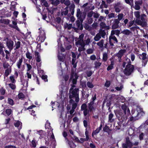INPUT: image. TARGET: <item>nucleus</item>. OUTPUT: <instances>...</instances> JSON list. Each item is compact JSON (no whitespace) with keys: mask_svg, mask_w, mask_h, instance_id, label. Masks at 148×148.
<instances>
[{"mask_svg":"<svg viewBox=\"0 0 148 148\" xmlns=\"http://www.w3.org/2000/svg\"><path fill=\"white\" fill-rule=\"evenodd\" d=\"M75 70L72 69L71 70V73L70 79L72 80V82L73 85L72 86V88L70 89V94L69 97L71 99L72 98H75V101L76 102L78 103L79 101V91L78 88H75L73 89V88L75 87L74 84H75L77 82V79L78 78V76L77 73H75Z\"/></svg>","mask_w":148,"mask_h":148,"instance_id":"nucleus-1","label":"nucleus"},{"mask_svg":"<svg viewBox=\"0 0 148 148\" xmlns=\"http://www.w3.org/2000/svg\"><path fill=\"white\" fill-rule=\"evenodd\" d=\"M126 60L127 64L126 65V67L123 71V72L126 75L129 76L133 73L134 66V65L131 64V61L130 59L127 58Z\"/></svg>","mask_w":148,"mask_h":148,"instance_id":"nucleus-2","label":"nucleus"},{"mask_svg":"<svg viewBox=\"0 0 148 148\" xmlns=\"http://www.w3.org/2000/svg\"><path fill=\"white\" fill-rule=\"evenodd\" d=\"M140 20L138 19H136L135 21V23L143 27L146 26L147 25V16L145 14H141L140 16Z\"/></svg>","mask_w":148,"mask_h":148,"instance_id":"nucleus-3","label":"nucleus"},{"mask_svg":"<svg viewBox=\"0 0 148 148\" xmlns=\"http://www.w3.org/2000/svg\"><path fill=\"white\" fill-rule=\"evenodd\" d=\"M32 77V75L29 72H27L26 74L25 75L24 77L23 78L21 79V81L22 84L26 88L28 86V82L29 79H30Z\"/></svg>","mask_w":148,"mask_h":148,"instance_id":"nucleus-4","label":"nucleus"},{"mask_svg":"<svg viewBox=\"0 0 148 148\" xmlns=\"http://www.w3.org/2000/svg\"><path fill=\"white\" fill-rule=\"evenodd\" d=\"M50 125V123L48 121H47L45 125V127L46 129H48L47 130V133L49 134L50 135L51 138L52 139L53 141H55V139L53 132V129L52 128Z\"/></svg>","mask_w":148,"mask_h":148,"instance_id":"nucleus-5","label":"nucleus"},{"mask_svg":"<svg viewBox=\"0 0 148 148\" xmlns=\"http://www.w3.org/2000/svg\"><path fill=\"white\" fill-rule=\"evenodd\" d=\"M76 16L77 20H79L81 22H82L86 17V15L85 13L81 12L80 9L78 8L77 10Z\"/></svg>","mask_w":148,"mask_h":148,"instance_id":"nucleus-6","label":"nucleus"},{"mask_svg":"<svg viewBox=\"0 0 148 148\" xmlns=\"http://www.w3.org/2000/svg\"><path fill=\"white\" fill-rule=\"evenodd\" d=\"M106 33L104 30H101L99 32L96 34L95 36L94 39L95 41H98L101 38V37L105 38Z\"/></svg>","mask_w":148,"mask_h":148,"instance_id":"nucleus-7","label":"nucleus"},{"mask_svg":"<svg viewBox=\"0 0 148 148\" xmlns=\"http://www.w3.org/2000/svg\"><path fill=\"white\" fill-rule=\"evenodd\" d=\"M35 58L36 61V65L38 68L40 67L41 66V57L39 53L37 51H35L34 53Z\"/></svg>","mask_w":148,"mask_h":148,"instance_id":"nucleus-8","label":"nucleus"},{"mask_svg":"<svg viewBox=\"0 0 148 148\" xmlns=\"http://www.w3.org/2000/svg\"><path fill=\"white\" fill-rule=\"evenodd\" d=\"M76 26L77 27H73V29L74 31L76 32H78V30H82L83 29L82 22H81L79 20H77L76 21Z\"/></svg>","mask_w":148,"mask_h":148,"instance_id":"nucleus-9","label":"nucleus"},{"mask_svg":"<svg viewBox=\"0 0 148 148\" xmlns=\"http://www.w3.org/2000/svg\"><path fill=\"white\" fill-rule=\"evenodd\" d=\"M7 40L6 42V45L9 50L11 51L13 49L14 45V42L10 39H9L7 38H5V40Z\"/></svg>","mask_w":148,"mask_h":148,"instance_id":"nucleus-10","label":"nucleus"},{"mask_svg":"<svg viewBox=\"0 0 148 148\" xmlns=\"http://www.w3.org/2000/svg\"><path fill=\"white\" fill-rule=\"evenodd\" d=\"M146 55V53H143L142 54L139 55L140 58L142 60L143 66H144L146 65L148 60Z\"/></svg>","mask_w":148,"mask_h":148,"instance_id":"nucleus-11","label":"nucleus"},{"mask_svg":"<svg viewBox=\"0 0 148 148\" xmlns=\"http://www.w3.org/2000/svg\"><path fill=\"white\" fill-rule=\"evenodd\" d=\"M45 39V33L43 30L40 31V35L38 37L37 40L40 42H43Z\"/></svg>","mask_w":148,"mask_h":148,"instance_id":"nucleus-12","label":"nucleus"},{"mask_svg":"<svg viewBox=\"0 0 148 148\" xmlns=\"http://www.w3.org/2000/svg\"><path fill=\"white\" fill-rule=\"evenodd\" d=\"M126 52V50L125 49L121 50L119 52L116 54V56L118 57L119 60L120 61L121 60V58L123 56V54Z\"/></svg>","mask_w":148,"mask_h":148,"instance_id":"nucleus-13","label":"nucleus"},{"mask_svg":"<svg viewBox=\"0 0 148 148\" xmlns=\"http://www.w3.org/2000/svg\"><path fill=\"white\" fill-rule=\"evenodd\" d=\"M120 21L117 20V19H114L112 26V28L113 29H115L117 28L119 26V24Z\"/></svg>","mask_w":148,"mask_h":148,"instance_id":"nucleus-14","label":"nucleus"},{"mask_svg":"<svg viewBox=\"0 0 148 148\" xmlns=\"http://www.w3.org/2000/svg\"><path fill=\"white\" fill-rule=\"evenodd\" d=\"M136 110L137 111L136 112V113L137 114L136 116H142L144 114V113L143 112V109L140 107H137Z\"/></svg>","mask_w":148,"mask_h":148,"instance_id":"nucleus-15","label":"nucleus"},{"mask_svg":"<svg viewBox=\"0 0 148 148\" xmlns=\"http://www.w3.org/2000/svg\"><path fill=\"white\" fill-rule=\"evenodd\" d=\"M121 108L123 111V112L125 114V115L126 116V113L127 112V114H129L130 112V110L128 108H127H127L126 105L124 104H122L121 106Z\"/></svg>","mask_w":148,"mask_h":148,"instance_id":"nucleus-16","label":"nucleus"},{"mask_svg":"<svg viewBox=\"0 0 148 148\" xmlns=\"http://www.w3.org/2000/svg\"><path fill=\"white\" fill-rule=\"evenodd\" d=\"M102 126V124H101L100 126L98 128H97L95 130L93 131L92 134V136H93L94 135H96L100 131L101 129Z\"/></svg>","mask_w":148,"mask_h":148,"instance_id":"nucleus-17","label":"nucleus"},{"mask_svg":"<svg viewBox=\"0 0 148 148\" xmlns=\"http://www.w3.org/2000/svg\"><path fill=\"white\" fill-rule=\"evenodd\" d=\"M68 7H66V8L64 9V10L61 13V15L64 16L67 15L69 17L70 16V14H68Z\"/></svg>","mask_w":148,"mask_h":148,"instance_id":"nucleus-18","label":"nucleus"},{"mask_svg":"<svg viewBox=\"0 0 148 148\" xmlns=\"http://www.w3.org/2000/svg\"><path fill=\"white\" fill-rule=\"evenodd\" d=\"M100 26L101 28L104 29H109L110 27L109 26L106 25V24L103 22H101L100 24Z\"/></svg>","mask_w":148,"mask_h":148,"instance_id":"nucleus-19","label":"nucleus"},{"mask_svg":"<svg viewBox=\"0 0 148 148\" xmlns=\"http://www.w3.org/2000/svg\"><path fill=\"white\" fill-rule=\"evenodd\" d=\"M75 45L77 47H79L80 46H83L85 45V43L84 42V40H78L76 42Z\"/></svg>","mask_w":148,"mask_h":148,"instance_id":"nucleus-20","label":"nucleus"},{"mask_svg":"<svg viewBox=\"0 0 148 148\" xmlns=\"http://www.w3.org/2000/svg\"><path fill=\"white\" fill-rule=\"evenodd\" d=\"M125 143L127 144L128 147H132L133 145V143H132L130 140L129 137H127L126 138Z\"/></svg>","mask_w":148,"mask_h":148,"instance_id":"nucleus-21","label":"nucleus"},{"mask_svg":"<svg viewBox=\"0 0 148 148\" xmlns=\"http://www.w3.org/2000/svg\"><path fill=\"white\" fill-rule=\"evenodd\" d=\"M75 5L74 4H72L69 7L70 11L71 12L72 15H73L75 12Z\"/></svg>","mask_w":148,"mask_h":148,"instance_id":"nucleus-22","label":"nucleus"},{"mask_svg":"<svg viewBox=\"0 0 148 148\" xmlns=\"http://www.w3.org/2000/svg\"><path fill=\"white\" fill-rule=\"evenodd\" d=\"M114 112L117 117H120L123 115V113L120 110H114Z\"/></svg>","mask_w":148,"mask_h":148,"instance_id":"nucleus-23","label":"nucleus"},{"mask_svg":"<svg viewBox=\"0 0 148 148\" xmlns=\"http://www.w3.org/2000/svg\"><path fill=\"white\" fill-rule=\"evenodd\" d=\"M23 62V59L22 58H20L19 60L17 61L16 62V66L18 69L21 68V66Z\"/></svg>","mask_w":148,"mask_h":148,"instance_id":"nucleus-24","label":"nucleus"},{"mask_svg":"<svg viewBox=\"0 0 148 148\" xmlns=\"http://www.w3.org/2000/svg\"><path fill=\"white\" fill-rule=\"evenodd\" d=\"M94 103V102L93 101H91L88 104V107L90 112L92 111L94 109V107L93 106Z\"/></svg>","mask_w":148,"mask_h":148,"instance_id":"nucleus-25","label":"nucleus"},{"mask_svg":"<svg viewBox=\"0 0 148 148\" xmlns=\"http://www.w3.org/2000/svg\"><path fill=\"white\" fill-rule=\"evenodd\" d=\"M69 103H71L72 104V108L73 109H75L77 106V102L75 103L74 100L72 99H70L69 100Z\"/></svg>","mask_w":148,"mask_h":148,"instance_id":"nucleus-26","label":"nucleus"},{"mask_svg":"<svg viewBox=\"0 0 148 148\" xmlns=\"http://www.w3.org/2000/svg\"><path fill=\"white\" fill-rule=\"evenodd\" d=\"M108 58V53L106 52H104L103 54L102 60L104 62H106Z\"/></svg>","mask_w":148,"mask_h":148,"instance_id":"nucleus-27","label":"nucleus"},{"mask_svg":"<svg viewBox=\"0 0 148 148\" xmlns=\"http://www.w3.org/2000/svg\"><path fill=\"white\" fill-rule=\"evenodd\" d=\"M37 134H39L41 137H43L45 135L46 132L42 130H40L37 131Z\"/></svg>","mask_w":148,"mask_h":148,"instance_id":"nucleus-28","label":"nucleus"},{"mask_svg":"<svg viewBox=\"0 0 148 148\" xmlns=\"http://www.w3.org/2000/svg\"><path fill=\"white\" fill-rule=\"evenodd\" d=\"M11 68L10 67L9 69H7L5 71V76L7 77L11 73Z\"/></svg>","mask_w":148,"mask_h":148,"instance_id":"nucleus-29","label":"nucleus"},{"mask_svg":"<svg viewBox=\"0 0 148 148\" xmlns=\"http://www.w3.org/2000/svg\"><path fill=\"white\" fill-rule=\"evenodd\" d=\"M41 3L42 5L46 7H48L49 5L47 2L45 0H41Z\"/></svg>","mask_w":148,"mask_h":148,"instance_id":"nucleus-30","label":"nucleus"},{"mask_svg":"<svg viewBox=\"0 0 148 148\" xmlns=\"http://www.w3.org/2000/svg\"><path fill=\"white\" fill-rule=\"evenodd\" d=\"M14 125L16 127H18L19 126L20 129H21V128L22 123L20 121H16L14 123Z\"/></svg>","mask_w":148,"mask_h":148,"instance_id":"nucleus-31","label":"nucleus"},{"mask_svg":"<svg viewBox=\"0 0 148 148\" xmlns=\"http://www.w3.org/2000/svg\"><path fill=\"white\" fill-rule=\"evenodd\" d=\"M104 40L103 39L101 40L99 42L97 43V45L100 47L102 48L103 47Z\"/></svg>","mask_w":148,"mask_h":148,"instance_id":"nucleus-32","label":"nucleus"},{"mask_svg":"<svg viewBox=\"0 0 148 148\" xmlns=\"http://www.w3.org/2000/svg\"><path fill=\"white\" fill-rule=\"evenodd\" d=\"M131 33V32L129 30L127 29H125L121 32V33L123 34L127 35H129Z\"/></svg>","mask_w":148,"mask_h":148,"instance_id":"nucleus-33","label":"nucleus"},{"mask_svg":"<svg viewBox=\"0 0 148 148\" xmlns=\"http://www.w3.org/2000/svg\"><path fill=\"white\" fill-rule=\"evenodd\" d=\"M109 39H110L111 40H113L114 41V43L118 42V41L117 38L114 36H110L109 38Z\"/></svg>","mask_w":148,"mask_h":148,"instance_id":"nucleus-34","label":"nucleus"},{"mask_svg":"<svg viewBox=\"0 0 148 148\" xmlns=\"http://www.w3.org/2000/svg\"><path fill=\"white\" fill-rule=\"evenodd\" d=\"M113 116L114 115L112 113H110L109 115L108 119L110 122H112L114 121V120L112 118Z\"/></svg>","mask_w":148,"mask_h":148,"instance_id":"nucleus-35","label":"nucleus"},{"mask_svg":"<svg viewBox=\"0 0 148 148\" xmlns=\"http://www.w3.org/2000/svg\"><path fill=\"white\" fill-rule=\"evenodd\" d=\"M64 27L65 28H67L68 29H70L72 28H73L72 24H68L66 23L64 25Z\"/></svg>","mask_w":148,"mask_h":148,"instance_id":"nucleus-36","label":"nucleus"},{"mask_svg":"<svg viewBox=\"0 0 148 148\" xmlns=\"http://www.w3.org/2000/svg\"><path fill=\"white\" fill-rule=\"evenodd\" d=\"M86 85L88 87L90 88H92L94 86V85L92 83L89 81H88L87 82Z\"/></svg>","mask_w":148,"mask_h":148,"instance_id":"nucleus-37","label":"nucleus"},{"mask_svg":"<svg viewBox=\"0 0 148 148\" xmlns=\"http://www.w3.org/2000/svg\"><path fill=\"white\" fill-rule=\"evenodd\" d=\"M26 56L27 58L31 60L32 58V56L31 54L29 52H27L26 53Z\"/></svg>","mask_w":148,"mask_h":148,"instance_id":"nucleus-38","label":"nucleus"},{"mask_svg":"<svg viewBox=\"0 0 148 148\" xmlns=\"http://www.w3.org/2000/svg\"><path fill=\"white\" fill-rule=\"evenodd\" d=\"M140 12L138 11H136L134 12V14L136 19H139L140 16Z\"/></svg>","mask_w":148,"mask_h":148,"instance_id":"nucleus-39","label":"nucleus"},{"mask_svg":"<svg viewBox=\"0 0 148 148\" xmlns=\"http://www.w3.org/2000/svg\"><path fill=\"white\" fill-rule=\"evenodd\" d=\"M114 65V62L113 61H112L111 62L110 65L107 68V70L109 71L113 68V65Z\"/></svg>","mask_w":148,"mask_h":148,"instance_id":"nucleus-40","label":"nucleus"},{"mask_svg":"<svg viewBox=\"0 0 148 148\" xmlns=\"http://www.w3.org/2000/svg\"><path fill=\"white\" fill-rule=\"evenodd\" d=\"M9 87L12 90H15L16 88V86L14 84L10 83L8 84Z\"/></svg>","mask_w":148,"mask_h":148,"instance_id":"nucleus-41","label":"nucleus"},{"mask_svg":"<svg viewBox=\"0 0 148 148\" xmlns=\"http://www.w3.org/2000/svg\"><path fill=\"white\" fill-rule=\"evenodd\" d=\"M3 67L4 69H9L10 66L8 63L6 62H4L3 64Z\"/></svg>","mask_w":148,"mask_h":148,"instance_id":"nucleus-42","label":"nucleus"},{"mask_svg":"<svg viewBox=\"0 0 148 148\" xmlns=\"http://www.w3.org/2000/svg\"><path fill=\"white\" fill-rule=\"evenodd\" d=\"M118 19H117V20H118L120 21L121 20L124 16V15L122 13L119 14L118 15Z\"/></svg>","mask_w":148,"mask_h":148,"instance_id":"nucleus-43","label":"nucleus"},{"mask_svg":"<svg viewBox=\"0 0 148 148\" xmlns=\"http://www.w3.org/2000/svg\"><path fill=\"white\" fill-rule=\"evenodd\" d=\"M51 3L53 5L56 6L60 3V1L59 0H56L53 2V1L51 2Z\"/></svg>","mask_w":148,"mask_h":148,"instance_id":"nucleus-44","label":"nucleus"},{"mask_svg":"<svg viewBox=\"0 0 148 148\" xmlns=\"http://www.w3.org/2000/svg\"><path fill=\"white\" fill-rule=\"evenodd\" d=\"M72 64L73 65V67L75 68L77 66V62H76V59H72Z\"/></svg>","mask_w":148,"mask_h":148,"instance_id":"nucleus-45","label":"nucleus"},{"mask_svg":"<svg viewBox=\"0 0 148 148\" xmlns=\"http://www.w3.org/2000/svg\"><path fill=\"white\" fill-rule=\"evenodd\" d=\"M93 16L94 18H99L100 15L97 12H93Z\"/></svg>","mask_w":148,"mask_h":148,"instance_id":"nucleus-46","label":"nucleus"},{"mask_svg":"<svg viewBox=\"0 0 148 148\" xmlns=\"http://www.w3.org/2000/svg\"><path fill=\"white\" fill-rule=\"evenodd\" d=\"M9 79L11 82V83L15 84L16 82V80L13 76H10L9 77Z\"/></svg>","mask_w":148,"mask_h":148,"instance_id":"nucleus-47","label":"nucleus"},{"mask_svg":"<svg viewBox=\"0 0 148 148\" xmlns=\"http://www.w3.org/2000/svg\"><path fill=\"white\" fill-rule=\"evenodd\" d=\"M85 45L83 46H80L78 47V51L79 52H80L81 51H84L85 49L84 48Z\"/></svg>","mask_w":148,"mask_h":148,"instance_id":"nucleus-48","label":"nucleus"},{"mask_svg":"<svg viewBox=\"0 0 148 148\" xmlns=\"http://www.w3.org/2000/svg\"><path fill=\"white\" fill-rule=\"evenodd\" d=\"M95 67L96 68H99L101 64V63L96 61L94 63Z\"/></svg>","mask_w":148,"mask_h":148,"instance_id":"nucleus-49","label":"nucleus"},{"mask_svg":"<svg viewBox=\"0 0 148 148\" xmlns=\"http://www.w3.org/2000/svg\"><path fill=\"white\" fill-rule=\"evenodd\" d=\"M135 21L134 20L130 21L129 22L127 27L129 28L132 26L134 24Z\"/></svg>","mask_w":148,"mask_h":148,"instance_id":"nucleus-50","label":"nucleus"},{"mask_svg":"<svg viewBox=\"0 0 148 148\" xmlns=\"http://www.w3.org/2000/svg\"><path fill=\"white\" fill-rule=\"evenodd\" d=\"M93 49L90 48L87 50L86 52L88 54H90L93 53Z\"/></svg>","mask_w":148,"mask_h":148,"instance_id":"nucleus-51","label":"nucleus"},{"mask_svg":"<svg viewBox=\"0 0 148 148\" xmlns=\"http://www.w3.org/2000/svg\"><path fill=\"white\" fill-rule=\"evenodd\" d=\"M93 11H91L88 12L87 14V16L88 18H91L93 15Z\"/></svg>","mask_w":148,"mask_h":148,"instance_id":"nucleus-52","label":"nucleus"},{"mask_svg":"<svg viewBox=\"0 0 148 148\" xmlns=\"http://www.w3.org/2000/svg\"><path fill=\"white\" fill-rule=\"evenodd\" d=\"M8 103L11 105H13L14 104L13 100L10 98L8 99Z\"/></svg>","mask_w":148,"mask_h":148,"instance_id":"nucleus-53","label":"nucleus"},{"mask_svg":"<svg viewBox=\"0 0 148 148\" xmlns=\"http://www.w3.org/2000/svg\"><path fill=\"white\" fill-rule=\"evenodd\" d=\"M68 143L71 148H74L76 147L75 145L72 142H69Z\"/></svg>","mask_w":148,"mask_h":148,"instance_id":"nucleus-54","label":"nucleus"},{"mask_svg":"<svg viewBox=\"0 0 148 148\" xmlns=\"http://www.w3.org/2000/svg\"><path fill=\"white\" fill-rule=\"evenodd\" d=\"M84 42L85 43V45H89L90 42V39L89 38H88L86 40H85Z\"/></svg>","mask_w":148,"mask_h":148,"instance_id":"nucleus-55","label":"nucleus"},{"mask_svg":"<svg viewBox=\"0 0 148 148\" xmlns=\"http://www.w3.org/2000/svg\"><path fill=\"white\" fill-rule=\"evenodd\" d=\"M26 64L27 68V72H29L30 70L32 69V66L29 64L27 63Z\"/></svg>","mask_w":148,"mask_h":148,"instance_id":"nucleus-56","label":"nucleus"},{"mask_svg":"<svg viewBox=\"0 0 148 148\" xmlns=\"http://www.w3.org/2000/svg\"><path fill=\"white\" fill-rule=\"evenodd\" d=\"M87 109V105L85 103H84L81 106V110H83Z\"/></svg>","mask_w":148,"mask_h":148,"instance_id":"nucleus-57","label":"nucleus"},{"mask_svg":"<svg viewBox=\"0 0 148 148\" xmlns=\"http://www.w3.org/2000/svg\"><path fill=\"white\" fill-rule=\"evenodd\" d=\"M135 56L133 53H131L130 56V58L132 61H133L135 59Z\"/></svg>","mask_w":148,"mask_h":148,"instance_id":"nucleus-58","label":"nucleus"},{"mask_svg":"<svg viewBox=\"0 0 148 148\" xmlns=\"http://www.w3.org/2000/svg\"><path fill=\"white\" fill-rule=\"evenodd\" d=\"M123 88V85L121 84L119 87H116L115 88L116 89L117 91H120Z\"/></svg>","mask_w":148,"mask_h":148,"instance_id":"nucleus-59","label":"nucleus"},{"mask_svg":"<svg viewBox=\"0 0 148 148\" xmlns=\"http://www.w3.org/2000/svg\"><path fill=\"white\" fill-rule=\"evenodd\" d=\"M12 23L14 25H15L14 27H13L16 29L17 30H19V29L16 25V22L15 21H12Z\"/></svg>","mask_w":148,"mask_h":148,"instance_id":"nucleus-60","label":"nucleus"},{"mask_svg":"<svg viewBox=\"0 0 148 148\" xmlns=\"http://www.w3.org/2000/svg\"><path fill=\"white\" fill-rule=\"evenodd\" d=\"M72 138L73 140H75L76 142H77L78 143L80 142L78 138L75 136H74Z\"/></svg>","mask_w":148,"mask_h":148,"instance_id":"nucleus-61","label":"nucleus"},{"mask_svg":"<svg viewBox=\"0 0 148 148\" xmlns=\"http://www.w3.org/2000/svg\"><path fill=\"white\" fill-rule=\"evenodd\" d=\"M138 28V27L136 25H135L134 26H133L132 27L130 28V29L132 31H134L136 29Z\"/></svg>","mask_w":148,"mask_h":148,"instance_id":"nucleus-62","label":"nucleus"},{"mask_svg":"<svg viewBox=\"0 0 148 148\" xmlns=\"http://www.w3.org/2000/svg\"><path fill=\"white\" fill-rule=\"evenodd\" d=\"M88 23L89 24H91L93 22V19L92 18H88L87 19Z\"/></svg>","mask_w":148,"mask_h":148,"instance_id":"nucleus-63","label":"nucleus"},{"mask_svg":"<svg viewBox=\"0 0 148 148\" xmlns=\"http://www.w3.org/2000/svg\"><path fill=\"white\" fill-rule=\"evenodd\" d=\"M63 3L68 6L70 5V2L69 0H66Z\"/></svg>","mask_w":148,"mask_h":148,"instance_id":"nucleus-64","label":"nucleus"}]
</instances>
